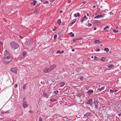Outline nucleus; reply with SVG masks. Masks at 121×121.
<instances>
[{"instance_id": "obj_1", "label": "nucleus", "mask_w": 121, "mask_h": 121, "mask_svg": "<svg viewBox=\"0 0 121 121\" xmlns=\"http://www.w3.org/2000/svg\"><path fill=\"white\" fill-rule=\"evenodd\" d=\"M4 55V57L2 58L3 62L5 64L9 63L12 59L13 57L9 52L7 50L5 51Z\"/></svg>"}, {"instance_id": "obj_2", "label": "nucleus", "mask_w": 121, "mask_h": 121, "mask_svg": "<svg viewBox=\"0 0 121 121\" xmlns=\"http://www.w3.org/2000/svg\"><path fill=\"white\" fill-rule=\"evenodd\" d=\"M56 65H53L49 68H47L43 70V72L45 73H48L50 72L52 70L54 69L56 67Z\"/></svg>"}, {"instance_id": "obj_3", "label": "nucleus", "mask_w": 121, "mask_h": 121, "mask_svg": "<svg viewBox=\"0 0 121 121\" xmlns=\"http://www.w3.org/2000/svg\"><path fill=\"white\" fill-rule=\"evenodd\" d=\"M10 44L12 48H14V49L17 48L19 47V44L14 42H11Z\"/></svg>"}, {"instance_id": "obj_4", "label": "nucleus", "mask_w": 121, "mask_h": 121, "mask_svg": "<svg viewBox=\"0 0 121 121\" xmlns=\"http://www.w3.org/2000/svg\"><path fill=\"white\" fill-rule=\"evenodd\" d=\"M10 71L15 74H17V68L16 67L12 68L10 70Z\"/></svg>"}, {"instance_id": "obj_5", "label": "nucleus", "mask_w": 121, "mask_h": 121, "mask_svg": "<svg viewBox=\"0 0 121 121\" xmlns=\"http://www.w3.org/2000/svg\"><path fill=\"white\" fill-rule=\"evenodd\" d=\"M99 102L97 100H94L93 102V103L94 105L95 106V108L96 109H97L98 108Z\"/></svg>"}, {"instance_id": "obj_6", "label": "nucleus", "mask_w": 121, "mask_h": 121, "mask_svg": "<svg viewBox=\"0 0 121 121\" xmlns=\"http://www.w3.org/2000/svg\"><path fill=\"white\" fill-rule=\"evenodd\" d=\"M93 100L92 99H90L86 102V104H90L92 105V104Z\"/></svg>"}, {"instance_id": "obj_7", "label": "nucleus", "mask_w": 121, "mask_h": 121, "mask_svg": "<svg viewBox=\"0 0 121 121\" xmlns=\"http://www.w3.org/2000/svg\"><path fill=\"white\" fill-rule=\"evenodd\" d=\"M43 95L44 97L47 98H48L49 96V95H48L47 93L45 92H44L43 93Z\"/></svg>"}, {"instance_id": "obj_8", "label": "nucleus", "mask_w": 121, "mask_h": 121, "mask_svg": "<svg viewBox=\"0 0 121 121\" xmlns=\"http://www.w3.org/2000/svg\"><path fill=\"white\" fill-rule=\"evenodd\" d=\"M97 101H99L100 102H102L103 100V99L100 97H97Z\"/></svg>"}, {"instance_id": "obj_9", "label": "nucleus", "mask_w": 121, "mask_h": 121, "mask_svg": "<svg viewBox=\"0 0 121 121\" xmlns=\"http://www.w3.org/2000/svg\"><path fill=\"white\" fill-rule=\"evenodd\" d=\"M87 19L88 18L86 16H84L83 17V19L81 21V22H83L84 21L87 20Z\"/></svg>"}, {"instance_id": "obj_10", "label": "nucleus", "mask_w": 121, "mask_h": 121, "mask_svg": "<svg viewBox=\"0 0 121 121\" xmlns=\"http://www.w3.org/2000/svg\"><path fill=\"white\" fill-rule=\"evenodd\" d=\"M23 107L24 108H26L28 106V104H27L26 102L23 103Z\"/></svg>"}, {"instance_id": "obj_11", "label": "nucleus", "mask_w": 121, "mask_h": 121, "mask_svg": "<svg viewBox=\"0 0 121 121\" xmlns=\"http://www.w3.org/2000/svg\"><path fill=\"white\" fill-rule=\"evenodd\" d=\"M33 2H31L30 4H33L34 6H35L37 2L35 0H33Z\"/></svg>"}, {"instance_id": "obj_12", "label": "nucleus", "mask_w": 121, "mask_h": 121, "mask_svg": "<svg viewBox=\"0 0 121 121\" xmlns=\"http://www.w3.org/2000/svg\"><path fill=\"white\" fill-rule=\"evenodd\" d=\"M95 44H100L102 43V42L99 40H95Z\"/></svg>"}, {"instance_id": "obj_13", "label": "nucleus", "mask_w": 121, "mask_h": 121, "mask_svg": "<svg viewBox=\"0 0 121 121\" xmlns=\"http://www.w3.org/2000/svg\"><path fill=\"white\" fill-rule=\"evenodd\" d=\"M92 114L90 112H88L85 114L84 115V116H89L90 117L92 116Z\"/></svg>"}, {"instance_id": "obj_14", "label": "nucleus", "mask_w": 121, "mask_h": 121, "mask_svg": "<svg viewBox=\"0 0 121 121\" xmlns=\"http://www.w3.org/2000/svg\"><path fill=\"white\" fill-rule=\"evenodd\" d=\"M103 16L102 15H100L95 17V18H98L99 17L102 18L103 17Z\"/></svg>"}, {"instance_id": "obj_15", "label": "nucleus", "mask_w": 121, "mask_h": 121, "mask_svg": "<svg viewBox=\"0 0 121 121\" xmlns=\"http://www.w3.org/2000/svg\"><path fill=\"white\" fill-rule=\"evenodd\" d=\"M39 11L38 10H37V9H36L34 11V13H35L36 14H38L39 13Z\"/></svg>"}, {"instance_id": "obj_16", "label": "nucleus", "mask_w": 121, "mask_h": 121, "mask_svg": "<svg viewBox=\"0 0 121 121\" xmlns=\"http://www.w3.org/2000/svg\"><path fill=\"white\" fill-rule=\"evenodd\" d=\"M117 90H113L112 89H110V92L111 93H112L113 92H117Z\"/></svg>"}, {"instance_id": "obj_17", "label": "nucleus", "mask_w": 121, "mask_h": 121, "mask_svg": "<svg viewBox=\"0 0 121 121\" xmlns=\"http://www.w3.org/2000/svg\"><path fill=\"white\" fill-rule=\"evenodd\" d=\"M80 15V14L79 13H75L74 14V16L75 17H79Z\"/></svg>"}, {"instance_id": "obj_18", "label": "nucleus", "mask_w": 121, "mask_h": 121, "mask_svg": "<svg viewBox=\"0 0 121 121\" xmlns=\"http://www.w3.org/2000/svg\"><path fill=\"white\" fill-rule=\"evenodd\" d=\"M50 100L51 102H53L56 101L57 100L56 99H53V98H51L50 99Z\"/></svg>"}, {"instance_id": "obj_19", "label": "nucleus", "mask_w": 121, "mask_h": 121, "mask_svg": "<svg viewBox=\"0 0 121 121\" xmlns=\"http://www.w3.org/2000/svg\"><path fill=\"white\" fill-rule=\"evenodd\" d=\"M64 52V51H62L61 52H60V50H58L57 51V52H56V53L61 54L63 53Z\"/></svg>"}, {"instance_id": "obj_20", "label": "nucleus", "mask_w": 121, "mask_h": 121, "mask_svg": "<svg viewBox=\"0 0 121 121\" xmlns=\"http://www.w3.org/2000/svg\"><path fill=\"white\" fill-rule=\"evenodd\" d=\"M93 90H90L87 92V93L88 94H91L93 93Z\"/></svg>"}, {"instance_id": "obj_21", "label": "nucleus", "mask_w": 121, "mask_h": 121, "mask_svg": "<svg viewBox=\"0 0 121 121\" xmlns=\"http://www.w3.org/2000/svg\"><path fill=\"white\" fill-rule=\"evenodd\" d=\"M104 86H103L101 87L100 88H99L98 89V90L99 91H101L103 90H104Z\"/></svg>"}, {"instance_id": "obj_22", "label": "nucleus", "mask_w": 121, "mask_h": 121, "mask_svg": "<svg viewBox=\"0 0 121 121\" xmlns=\"http://www.w3.org/2000/svg\"><path fill=\"white\" fill-rule=\"evenodd\" d=\"M108 28V26H106L105 27L104 29V31L105 32H107L108 31L107 30H106V29H107Z\"/></svg>"}, {"instance_id": "obj_23", "label": "nucleus", "mask_w": 121, "mask_h": 121, "mask_svg": "<svg viewBox=\"0 0 121 121\" xmlns=\"http://www.w3.org/2000/svg\"><path fill=\"white\" fill-rule=\"evenodd\" d=\"M114 66V65H113L112 64H110L108 66V68H111Z\"/></svg>"}, {"instance_id": "obj_24", "label": "nucleus", "mask_w": 121, "mask_h": 121, "mask_svg": "<svg viewBox=\"0 0 121 121\" xmlns=\"http://www.w3.org/2000/svg\"><path fill=\"white\" fill-rule=\"evenodd\" d=\"M26 52H24L22 54V56L24 57H25L26 55Z\"/></svg>"}, {"instance_id": "obj_25", "label": "nucleus", "mask_w": 121, "mask_h": 121, "mask_svg": "<svg viewBox=\"0 0 121 121\" xmlns=\"http://www.w3.org/2000/svg\"><path fill=\"white\" fill-rule=\"evenodd\" d=\"M65 83L64 82H62L61 83V86L62 87H63L65 85Z\"/></svg>"}, {"instance_id": "obj_26", "label": "nucleus", "mask_w": 121, "mask_h": 121, "mask_svg": "<svg viewBox=\"0 0 121 121\" xmlns=\"http://www.w3.org/2000/svg\"><path fill=\"white\" fill-rule=\"evenodd\" d=\"M59 93V91L58 90H56V91H54L53 93H54V94H58Z\"/></svg>"}, {"instance_id": "obj_27", "label": "nucleus", "mask_w": 121, "mask_h": 121, "mask_svg": "<svg viewBox=\"0 0 121 121\" xmlns=\"http://www.w3.org/2000/svg\"><path fill=\"white\" fill-rule=\"evenodd\" d=\"M81 69L78 68L77 69H76V71H77L78 72H79L81 71Z\"/></svg>"}, {"instance_id": "obj_28", "label": "nucleus", "mask_w": 121, "mask_h": 121, "mask_svg": "<svg viewBox=\"0 0 121 121\" xmlns=\"http://www.w3.org/2000/svg\"><path fill=\"white\" fill-rule=\"evenodd\" d=\"M109 49L108 48H105L104 49V50L106 51V52H108L109 51Z\"/></svg>"}, {"instance_id": "obj_29", "label": "nucleus", "mask_w": 121, "mask_h": 121, "mask_svg": "<svg viewBox=\"0 0 121 121\" xmlns=\"http://www.w3.org/2000/svg\"><path fill=\"white\" fill-rule=\"evenodd\" d=\"M57 23L58 24H60L61 23V21L60 20V19H58L57 20Z\"/></svg>"}, {"instance_id": "obj_30", "label": "nucleus", "mask_w": 121, "mask_h": 121, "mask_svg": "<svg viewBox=\"0 0 121 121\" xmlns=\"http://www.w3.org/2000/svg\"><path fill=\"white\" fill-rule=\"evenodd\" d=\"M76 20H75L73 22H72L71 24L70 25V26H71L75 22H76Z\"/></svg>"}, {"instance_id": "obj_31", "label": "nucleus", "mask_w": 121, "mask_h": 121, "mask_svg": "<svg viewBox=\"0 0 121 121\" xmlns=\"http://www.w3.org/2000/svg\"><path fill=\"white\" fill-rule=\"evenodd\" d=\"M113 31L115 33H116L117 32H118L119 31L118 30H116L115 29L113 30Z\"/></svg>"}, {"instance_id": "obj_32", "label": "nucleus", "mask_w": 121, "mask_h": 121, "mask_svg": "<svg viewBox=\"0 0 121 121\" xmlns=\"http://www.w3.org/2000/svg\"><path fill=\"white\" fill-rule=\"evenodd\" d=\"M26 84L23 86V88L24 90H25V88L26 87Z\"/></svg>"}, {"instance_id": "obj_33", "label": "nucleus", "mask_w": 121, "mask_h": 121, "mask_svg": "<svg viewBox=\"0 0 121 121\" xmlns=\"http://www.w3.org/2000/svg\"><path fill=\"white\" fill-rule=\"evenodd\" d=\"M48 2H49L48 1H45L43 3L44 4H47V3H48Z\"/></svg>"}, {"instance_id": "obj_34", "label": "nucleus", "mask_w": 121, "mask_h": 121, "mask_svg": "<svg viewBox=\"0 0 121 121\" xmlns=\"http://www.w3.org/2000/svg\"><path fill=\"white\" fill-rule=\"evenodd\" d=\"M25 100H26V98H25V97H24L23 98V103L26 102L25 101Z\"/></svg>"}, {"instance_id": "obj_35", "label": "nucleus", "mask_w": 121, "mask_h": 121, "mask_svg": "<svg viewBox=\"0 0 121 121\" xmlns=\"http://www.w3.org/2000/svg\"><path fill=\"white\" fill-rule=\"evenodd\" d=\"M40 5V3H39V4H37L35 6V8H37Z\"/></svg>"}, {"instance_id": "obj_36", "label": "nucleus", "mask_w": 121, "mask_h": 121, "mask_svg": "<svg viewBox=\"0 0 121 121\" xmlns=\"http://www.w3.org/2000/svg\"><path fill=\"white\" fill-rule=\"evenodd\" d=\"M57 35L56 34H55L54 36V38L55 39H56L57 38Z\"/></svg>"}, {"instance_id": "obj_37", "label": "nucleus", "mask_w": 121, "mask_h": 121, "mask_svg": "<svg viewBox=\"0 0 121 121\" xmlns=\"http://www.w3.org/2000/svg\"><path fill=\"white\" fill-rule=\"evenodd\" d=\"M88 26H91L92 25V24H91V23H88Z\"/></svg>"}, {"instance_id": "obj_38", "label": "nucleus", "mask_w": 121, "mask_h": 121, "mask_svg": "<svg viewBox=\"0 0 121 121\" xmlns=\"http://www.w3.org/2000/svg\"><path fill=\"white\" fill-rule=\"evenodd\" d=\"M83 77L82 76H81V77H80L79 78H79H80V79L81 80H83Z\"/></svg>"}, {"instance_id": "obj_39", "label": "nucleus", "mask_w": 121, "mask_h": 121, "mask_svg": "<svg viewBox=\"0 0 121 121\" xmlns=\"http://www.w3.org/2000/svg\"><path fill=\"white\" fill-rule=\"evenodd\" d=\"M39 121H42V118L41 117L39 118Z\"/></svg>"}, {"instance_id": "obj_40", "label": "nucleus", "mask_w": 121, "mask_h": 121, "mask_svg": "<svg viewBox=\"0 0 121 121\" xmlns=\"http://www.w3.org/2000/svg\"><path fill=\"white\" fill-rule=\"evenodd\" d=\"M56 27H54V29H53L52 30L54 31H55L56 30Z\"/></svg>"}, {"instance_id": "obj_41", "label": "nucleus", "mask_w": 121, "mask_h": 121, "mask_svg": "<svg viewBox=\"0 0 121 121\" xmlns=\"http://www.w3.org/2000/svg\"><path fill=\"white\" fill-rule=\"evenodd\" d=\"M77 40V39H73V42H75Z\"/></svg>"}, {"instance_id": "obj_42", "label": "nucleus", "mask_w": 121, "mask_h": 121, "mask_svg": "<svg viewBox=\"0 0 121 121\" xmlns=\"http://www.w3.org/2000/svg\"><path fill=\"white\" fill-rule=\"evenodd\" d=\"M17 84H15L14 85V86L15 88H16L17 87Z\"/></svg>"}, {"instance_id": "obj_43", "label": "nucleus", "mask_w": 121, "mask_h": 121, "mask_svg": "<svg viewBox=\"0 0 121 121\" xmlns=\"http://www.w3.org/2000/svg\"><path fill=\"white\" fill-rule=\"evenodd\" d=\"M82 38H81V37L79 38H77V40H80V39H82Z\"/></svg>"}, {"instance_id": "obj_44", "label": "nucleus", "mask_w": 121, "mask_h": 121, "mask_svg": "<svg viewBox=\"0 0 121 121\" xmlns=\"http://www.w3.org/2000/svg\"><path fill=\"white\" fill-rule=\"evenodd\" d=\"M100 50L99 49H98L96 50V52H98Z\"/></svg>"}, {"instance_id": "obj_45", "label": "nucleus", "mask_w": 121, "mask_h": 121, "mask_svg": "<svg viewBox=\"0 0 121 121\" xmlns=\"http://www.w3.org/2000/svg\"><path fill=\"white\" fill-rule=\"evenodd\" d=\"M100 60L102 61H104L105 60H104V59H100Z\"/></svg>"}, {"instance_id": "obj_46", "label": "nucleus", "mask_w": 121, "mask_h": 121, "mask_svg": "<svg viewBox=\"0 0 121 121\" xmlns=\"http://www.w3.org/2000/svg\"><path fill=\"white\" fill-rule=\"evenodd\" d=\"M74 34H72V35L71 36V37H74Z\"/></svg>"}, {"instance_id": "obj_47", "label": "nucleus", "mask_w": 121, "mask_h": 121, "mask_svg": "<svg viewBox=\"0 0 121 121\" xmlns=\"http://www.w3.org/2000/svg\"><path fill=\"white\" fill-rule=\"evenodd\" d=\"M19 37H20V38H21V39H22L23 38V37H22V36H21V35H20L19 36Z\"/></svg>"}, {"instance_id": "obj_48", "label": "nucleus", "mask_w": 121, "mask_h": 121, "mask_svg": "<svg viewBox=\"0 0 121 121\" xmlns=\"http://www.w3.org/2000/svg\"><path fill=\"white\" fill-rule=\"evenodd\" d=\"M94 60H95L96 59L95 58H98L96 56H94Z\"/></svg>"}, {"instance_id": "obj_49", "label": "nucleus", "mask_w": 121, "mask_h": 121, "mask_svg": "<svg viewBox=\"0 0 121 121\" xmlns=\"http://www.w3.org/2000/svg\"><path fill=\"white\" fill-rule=\"evenodd\" d=\"M58 34L59 35L60 34H61V32H58Z\"/></svg>"}, {"instance_id": "obj_50", "label": "nucleus", "mask_w": 121, "mask_h": 121, "mask_svg": "<svg viewBox=\"0 0 121 121\" xmlns=\"http://www.w3.org/2000/svg\"><path fill=\"white\" fill-rule=\"evenodd\" d=\"M36 9H37L38 10H40V9H39V7H38L37 8H36Z\"/></svg>"}, {"instance_id": "obj_51", "label": "nucleus", "mask_w": 121, "mask_h": 121, "mask_svg": "<svg viewBox=\"0 0 121 121\" xmlns=\"http://www.w3.org/2000/svg\"><path fill=\"white\" fill-rule=\"evenodd\" d=\"M63 12V11L62 10H60V13H61Z\"/></svg>"}, {"instance_id": "obj_52", "label": "nucleus", "mask_w": 121, "mask_h": 121, "mask_svg": "<svg viewBox=\"0 0 121 121\" xmlns=\"http://www.w3.org/2000/svg\"><path fill=\"white\" fill-rule=\"evenodd\" d=\"M96 27H95L94 29V30H96Z\"/></svg>"}, {"instance_id": "obj_53", "label": "nucleus", "mask_w": 121, "mask_h": 121, "mask_svg": "<svg viewBox=\"0 0 121 121\" xmlns=\"http://www.w3.org/2000/svg\"><path fill=\"white\" fill-rule=\"evenodd\" d=\"M72 51L73 52H74L75 51V50L74 49H72Z\"/></svg>"}, {"instance_id": "obj_54", "label": "nucleus", "mask_w": 121, "mask_h": 121, "mask_svg": "<svg viewBox=\"0 0 121 121\" xmlns=\"http://www.w3.org/2000/svg\"><path fill=\"white\" fill-rule=\"evenodd\" d=\"M42 2H44V0H40Z\"/></svg>"}, {"instance_id": "obj_55", "label": "nucleus", "mask_w": 121, "mask_h": 121, "mask_svg": "<svg viewBox=\"0 0 121 121\" xmlns=\"http://www.w3.org/2000/svg\"><path fill=\"white\" fill-rule=\"evenodd\" d=\"M71 2V1H68V3H70V2Z\"/></svg>"}, {"instance_id": "obj_56", "label": "nucleus", "mask_w": 121, "mask_h": 121, "mask_svg": "<svg viewBox=\"0 0 121 121\" xmlns=\"http://www.w3.org/2000/svg\"><path fill=\"white\" fill-rule=\"evenodd\" d=\"M101 58H104V59H106V58L105 57H101Z\"/></svg>"}, {"instance_id": "obj_57", "label": "nucleus", "mask_w": 121, "mask_h": 121, "mask_svg": "<svg viewBox=\"0 0 121 121\" xmlns=\"http://www.w3.org/2000/svg\"><path fill=\"white\" fill-rule=\"evenodd\" d=\"M121 115V113H120L119 114H118V115L119 116H120Z\"/></svg>"}, {"instance_id": "obj_58", "label": "nucleus", "mask_w": 121, "mask_h": 121, "mask_svg": "<svg viewBox=\"0 0 121 121\" xmlns=\"http://www.w3.org/2000/svg\"><path fill=\"white\" fill-rule=\"evenodd\" d=\"M0 43H1L2 44H3V43H2L0 41Z\"/></svg>"}, {"instance_id": "obj_59", "label": "nucleus", "mask_w": 121, "mask_h": 121, "mask_svg": "<svg viewBox=\"0 0 121 121\" xmlns=\"http://www.w3.org/2000/svg\"><path fill=\"white\" fill-rule=\"evenodd\" d=\"M87 16H89V14H88V13H87Z\"/></svg>"}, {"instance_id": "obj_60", "label": "nucleus", "mask_w": 121, "mask_h": 121, "mask_svg": "<svg viewBox=\"0 0 121 121\" xmlns=\"http://www.w3.org/2000/svg\"><path fill=\"white\" fill-rule=\"evenodd\" d=\"M93 7L95 8V7H96V6L95 5H94L93 6Z\"/></svg>"}, {"instance_id": "obj_61", "label": "nucleus", "mask_w": 121, "mask_h": 121, "mask_svg": "<svg viewBox=\"0 0 121 121\" xmlns=\"http://www.w3.org/2000/svg\"><path fill=\"white\" fill-rule=\"evenodd\" d=\"M72 32H71L70 33H69V34H72Z\"/></svg>"}, {"instance_id": "obj_62", "label": "nucleus", "mask_w": 121, "mask_h": 121, "mask_svg": "<svg viewBox=\"0 0 121 121\" xmlns=\"http://www.w3.org/2000/svg\"><path fill=\"white\" fill-rule=\"evenodd\" d=\"M91 57L92 58H93V56H91Z\"/></svg>"}, {"instance_id": "obj_63", "label": "nucleus", "mask_w": 121, "mask_h": 121, "mask_svg": "<svg viewBox=\"0 0 121 121\" xmlns=\"http://www.w3.org/2000/svg\"><path fill=\"white\" fill-rule=\"evenodd\" d=\"M103 46V45H100V46Z\"/></svg>"}, {"instance_id": "obj_64", "label": "nucleus", "mask_w": 121, "mask_h": 121, "mask_svg": "<svg viewBox=\"0 0 121 121\" xmlns=\"http://www.w3.org/2000/svg\"><path fill=\"white\" fill-rule=\"evenodd\" d=\"M48 95H50V94H49V93H48Z\"/></svg>"}]
</instances>
